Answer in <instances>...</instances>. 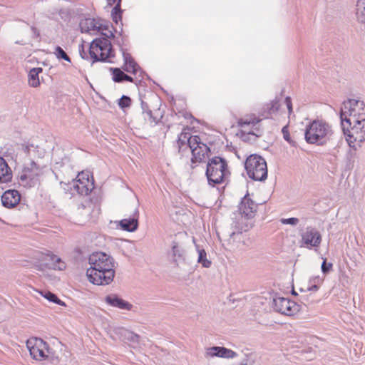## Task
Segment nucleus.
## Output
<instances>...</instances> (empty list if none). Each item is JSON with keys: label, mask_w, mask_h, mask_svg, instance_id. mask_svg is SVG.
Segmentation results:
<instances>
[{"label": "nucleus", "mask_w": 365, "mask_h": 365, "mask_svg": "<svg viewBox=\"0 0 365 365\" xmlns=\"http://www.w3.org/2000/svg\"><path fill=\"white\" fill-rule=\"evenodd\" d=\"M90 267L86 275L90 282L96 285H108L115 277V262L113 257L104 252H96L88 257Z\"/></svg>", "instance_id": "f257e3e1"}, {"label": "nucleus", "mask_w": 365, "mask_h": 365, "mask_svg": "<svg viewBox=\"0 0 365 365\" xmlns=\"http://www.w3.org/2000/svg\"><path fill=\"white\" fill-rule=\"evenodd\" d=\"M341 125L349 145L356 150L365 140V113L358 117L348 118L345 113L340 114Z\"/></svg>", "instance_id": "f03ea898"}, {"label": "nucleus", "mask_w": 365, "mask_h": 365, "mask_svg": "<svg viewBox=\"0 0 365 365\" xmlns=\"http://www.w3.org/2000/svg\"><path fill=\"white\" fill-rule=\"evenodd\" d=\"M334 135L331 127L322 120H314L306 128L304 138L307 143L324 145Z\"/></svg>", "instance_id": "7ed1b4c3"}, {"label": "nucleus", "mask_w": 365, "mask_h": 365, "mask_svg": "<svg viewBox=\"0 0 365 365\" xmlns=\"http://www.w3.org/2000/svg\"><path fill=\"white\" fill-rule=\"evenodd\" d=\"M230 174L227 163L225 158L215 156L209 159L206 167L205 175L210 185L214 187L216 185L222 183L226 177Z\"/></svg>", "instance_id": "20e7f679"}, {"label": "nucleus", "mask_w": 365, "mask_h": 365, "mask_svg": "<svg viewBox=\"0 0 365 365\" xmlns=\"http://www.w3.org/2000/svg\"><path fill=\"white\" fill-rule=\"evenodd\" d=\"M92 63L96 62L112 63L110 58L115 57V51L110 40L106 38H94L89 46Z\"/></svg>", "instance_id": "39448f33"}, {"label": "nucleus", "mask_w": 365, "mask_h": 365, "mask_svg": "<svg viewBox=\"0 0 365 365\" xmlns=\"http://www.w3.org/2000/svg\"><path fill=\"white\" fill-rule=\"evenodd\" d=\"M245 168L250 178L255 181H264L267 178V166L260 155L252 154L245 162Z\"/></svg>", "instance_id": "423d86ee"}, {"label": "nucleus", "mask_w": 365, "mask_h": 365, "mask_svg": "<svg viewBox=\"0 0 365 365\" xmlns=\"http://www.w3.org/2000/svg\"><path fill=\"white\" fill-rule=\"evenodd\" d=\"M166 255L168 260L174 267L186 263L187 251L185 242L180 237L175 236L170 242Z\"/></svg>", "instance_id": "0eeeda50"}, {"label": "nucleus", "mask_w": 365, "mask_h": 365, "mask_svg": "<svg viewBox=\"0 0 365 365\" xmlns=\"http://www.w3.org/2000/svg\"><path fill=\"white\" fill-rule=\"evenodd\" d=\"M272 307L278 313L292 316L299 311V305L288 298L275 296L272 300Z\"/></svg>", "instance_id": "6e6552de"}, {"label": "nucleus", "mask_w": 365, "mask_h": 365, "mask_svg": "<svg viewBox=\"0 0 365 365\" xmlns=\"http://www.w3.org/2000/svg\"><path fill=\"white\" fill-rule=\"evenodd\" d=\"M26 346L30 352L31 356L36 361H45L46 351H48L49 345L47 342L40 338H35L28 340Z\"/></svg>", "instance_id": "1a4fd4ad"}, {"label": "nucleus", "mask_w": 365, "mask_h": 365, "mask_svg": "<svg viewBox=\"0 0 365 365\" xmlns=\"http://www.w3.org/2000/svg\"><path fill=\"white\" fill-rule=\"evenodd\" d=\"M36 267L38 270L42 271L46 269L63 270L66 269V264L58 256L52 253H46L42 255V258Z\"/></svg>", "instance_id": "9d476101"}, {"label": "nucleus", "mask_w": 365, "mask_h": 365, "mask_svg": "<svg viewBox=\"0 0 365 365\" xmlns=\"http://www.w3.org/2000/svg\"><path fill=\"white\" fill-rule=\"evenodd\" d=\"M257 205L246 194L241 200L239 205V210L242 217L246 219H252L257 212Z\"/></svg>", "instance_id": "9b49d317"}, {"label": "nucleus", "mask_w": 365, "mask_h": 365, "mask_svg": "<svg viewBox=\"0 0 365 365\" xmlns=\"http://www.w3.org/2000/svg\"><path fill=\"white\" fill-rule=\"evenodd\" d=\"M122 56L123 58V66L122 68L125 71L135 75L137 74L138 71H140V76L143 78L144 76H145L148 79L150 80V76L140 68L130 53L128 52H123Z\"/></svg>", "instance_id": "f8f14e48"}, {"label": "nucleus", "mask_w": 365, "mask_h": 365, "mask_svg": "<svg viewBox=\"0 0 365 365\" xmlns=\"http://www.w3.org/2000/svg\"><path fill=\"white\" fill-rule=\"evenodd\" d=\"M302 242L310 247H318L322 242V236L314 227H307L306 231L301 235Z\"/></svg>", "instance_id": "ddd939ff"}, {"label": "nucleus", "mask_w": 365, "mask_h": 365, "mask_svg": "<svg viewBox=\"0 0 365 365\" xmlns=\"http://www.w3.org/2000/svg\"><path fill=\"white\" fill-rule=\"evenodd\" d=\"M237 356L236 352L224 346H211L205 350L206 358L220 357L225 359H232Z\"/></svg>", "instance_id": "4468645a"}, {"label": "nucleus", "mask_w": 365, "mask_h": 365, "mask_svg": "<svg viewBox=\"0 0 365 365\" xmlns=\"http://www.w3.org/2000/svg\"><path fill=\"white\" fill-rule=\"evenodd\" d=\"M138 219L139 211L138 209L136 208L131 216L118 221V225L122 230L133 232L136 231L138 228Z\"/></svg>", "instance_id": "2eb2a0df"}, {"label": "nucleus", "mask_w": 365, "mask_h": 365, "mask_svg": "<svg viewBox=\"0 0 365 365\" xmlns=\"http://www.w3.org/2000/svg\"><path fill=\"white\" fill-rule=\"evenodd\" d=\"M105 302L109 306L123 310L130 311L133 304L124 300L116 294H110L107 295L104 299Z\"/></svg>", "instance_id": "dca6fc26"}, {"label": "nucleus", "mask_w": 365, "mask_h": 365, "mask_svg": "<svg viewBox=\"0 0 365 365\" xmlns=\"http://www.w3.org/2000/svg\"><path fill=\"white\" fill-rule=\"evenodd\" d=\"M21 195L16 190H6L1 195L2 205L6 208H13L20 202Z\"/></svg>", "instance_id": "f3484780"}, {"label": "nucleus", "mask_w": 365, "mask_h": 365, "mask_svg": "<svg viewBox=\"0 0 365 365\" xmlns=\"http://www.w3.org/2000/svg\"><path fill=\"white\" fill-rule=\"evenodd\" d=\"M192 163H200L204 160L208 153L210 152V148L206 144H201V147L192 148Z\"/></svg>", "instance_id": "a211bd4d"}, {"label": "nucleus", "mask_w": 365, "mask_h": 365, "mask_svg": "<svg viewBox=\"0 0 365 365\" xmlns=\"http://www.w3.org/2000/svg\"><path fill=\"white\" fill-rule=\"evenodd\" d=\"M85 175L83 172L78 174V178H79V179L77 181L78 182L73 186L74 189L81 195H88L93 188V182L91 184V187H89L88 185L86 184V182L83 181L85 180Z\"/></svg>", "instance_id": "6ab92c4d"}, {"label": "nucleus", "mask_w": 365, "mask_h": 365, "mask_svg": "<svg viewBox=\"0 0 365 365\" xmlns=\"http://www.w3.org/2000/svg\"><path fill=\"white\" fill-rule=\"evenodd\" d=\"M12 179V172L4 158L0 157V182H9Z\"/></svg>", "instance_id": "aec40b11"}, {"label": "nucleus", "mask_w": 365, "mask_h": 365, "mask_svg": "<svg viewBox=\"0 0 365 365\" xmlns=\"http://www.w3.org/2000/svg\"><path fill=\"white\" fill-rule=\"evenodd\" d=\"M23 150L24 153L30 158H41L44 156L45 151L41 149L38 145H34L32 143H26L23 145Z\"/></svg>", "instance_id": "412c9836"}, {"label": "nucleus", "mask_w": 365, "mask_h": 365, "mask_svg": "<svg viewBox=\"0 0 365 365\" xmlns=\"http://www.w3.org/2000/svg\"><path fill=\"white\" fill-rule=\"evenodd\" d=\"M113 39L114 43L119 47L121 53H123V52H128V50L130 47V41L128 36L123 34V29H121L118 36H115Z\"/></svg>", "instance_id": "4be33fe9"}, {"label": "nucleus", "mask_w": 365, "mask_h": 365, "mask_svg": "<svg viewBox=\"0 0 365 365\" xmlns=\"http://www.w3.org/2000/svg\"><path fill=\"white\" fill-rule=\"evenodd\" d=\"M110 71L112 73V79L115 83H122L123 81L133 82V78L128 74H125L119 68H110Z\"/></svg>", "instance_id": "5701e85b"}, {"label": "nucleus", "mask_w": 365, "mask_h": 365, "mask_svg": "<svg viewBox=\"0 0 365 365\" xmlns=\"http://www.w3.org/2000/svg\"><path fill=\"white\" fill-rule=\"evenodd\" d=\"M352 101H359V100L348 99L346 101H344L341 108L340 114L345 113L348 118L356 117V104L353 103Z\"/></svg>", "instance_id": "b1692460"}, {"label": "nucleus", "mask_w": 365, "mask_h": 365, "mask_svg": "<svg viewBox=\"0 0 365 365\" xmlns=\"http://www.w3.org/2000/svg\"><path fill=\"white\" fill-rule=\"evenodd\" d=\"M43 71L41 67L33 68L29 73V83L33 88H36L40 85L38 75Z\"/></svg>", "instance_id": "393cba45"}, {"label": "nucleus", "mask_w": 365, "mask_h": 365, "mask_svg": "<svg viewBox=\"0 0 365 365\" xmlns=\"http://www.w3.org/2000/svg\"><path fill=\"white\" fill-rule=\"evenodd\" d=\"M79 26L81 33H88L91 31L96 30V22L95 19L86 18L81 20Z\"/></svg>", "instance_id": "a878e982"}, {"label": "nucleus", "mask_w": 365, "mask_h": 365, "mask_svg": "<svg viewBox=\"0 0 365 365\" xmlns=\"http://www.w3.org/2000/svg\"><path fill=\"white\" fill-rule=\"evenodd\" d=\"M141 109L142 113L143 115V118L145 120L149 122L150 123H157L156 118L153 116L152 110L150 109L148 103L143 100H141Z\"/></svg>", "instance_id": "bb28decb"}, {"label": "nucleus", "mask_w": 365, "mask_h": 365, "mask_svg": "<svg viewBox=\"0 0 365 365\" xmlns=\"http://www.w3.org/2000/svg\"><path fill=\"white\" fill-rule=\"evenodd\" d=\"M280 104L279 101L275 98L269 104L266 105L264 108V114H263L265 118H268L269 115L275 113L278 111Z\"/></svg>", "instance_id": "cd10ccee"}, {"label": "nucleus", "mask_w": 365, "mask_h": 365, "mask_svg": "<svg viewBox=\"0 0 365 365\" xmlns=\"http://www.w3.org/2000/svg\"><path fill=\"white\" fill-rule=\"evenodd\" d=\"M356 15L358 21L365 23V0H357Z\"/></svg>", "instance_id": "c85d7f7f"}, {"label": "nucleus", "mask_w": 365, "mask_h": 365, "mask_svg": "<svg viewBox=\"0 0 365 365\" xmlns=\"http://www.w3.org/2000/svg\"><path fill=\"white\" fill-rule=\"evenodd\" d=\"M40 294L51 302L61 306H66V304L62 300H61L56 294L53 292H51L48 290H43L41 291Z\"/></svg>", "instance_id": "c756f323"}, {"label": "nucleus", "mask_w": 365, "mask_h": 365, "mask_svg": "<svg viewBox=\"0 0 365 365\" xmlns=\"http://www.w3.org/2000/svg\"><path fill=\"white\" fill-rule=\"evenodd\" d=\"M197 247V250L198 253L197 262L201 264L202 266L205 268H209L212 262L207 258V253L204 249H199L198 246Z\"/></svg>", "instance_id": "7c9ffc66"}, {"label": "nucleus", "mask_w": 365, "mask_h": 365, "mask_svg": "<svg viewBox=\"0 0 365 365\" xmlns=\"http://www.w3.org/2000/svg\"><path fill=\"white\" fill-rule=\"evenodd\" d=\"M259 122V120L257 119L255 116H250L247 118H242L238 120V125L241 127L242 130H245L246 126H249L250 125H255L257 123Z\"/></svg>", "instance_id": "2f4dec72"}, {"label": "nucleus", "mask_w": 365, "mask_h": 365, "mask_svg": "<svg viewBox=\"0 0 365 365\" xmlns=\"http://www.w3.org/2000/svg\"><path fill=\"white\" fill-rule=\"evenodd\" d=\"M123 11L121 9V5H115L111 11V17L113 21L118 24L119 22L122 24V14Z\"/></svg>", "instance_id": "473e14b6"}, {"label": "nucleus", "mask_w": 365, "mask_h": 365, "mask_svg": "<svg viewBox=\"0 0 365 365\" xmlns=\"http://www.w3.org/2000/svg\"><path fill=\"white\" fill-rule=\"evenodd\" d=\"M240 138L244 142L255 141L258 137L253 131H247L246 130H241L240 132Z\"/></svg>", "instance_id": "72a5a7b5"}, {"label": "nucleus", "mask_w": 365, "mask_h": 365, "mask_svg": "<svg viewBox=\"0 0 365 365\" xmlns=\"http://www.w3.org/2000/svg\"><path fill=\"white\" fill-rule=\"evenodd\" d=\"M53 53L58 60H64L71 63V58L67 55L64 50L59 46L55 47Z\"/></svg>", "instance_id": "f704fd0d"}, {"label": "nucleus", "mask_w": 365, "mask_h": 365, "mask_svg": "<svg viewBox=\"0 0 365 365\" xmlns=\"http://www.w3.org/2000/svg\"><path fill=\"white\" fill-rule=\"evenodd\" d=\"M188 143L187 145L190 148L191 151H192V148H196L201 147V144H204L201 142L200 138L198 135H194L191 136L190 135V137L188 138Z\"/></svg>", "instance_id": "c9c22d12"}, {"label": "nucleus", "mask_w": 365, "mask_h": 365, "mask_svg": "<svg viewBox=\"0 0 365 365\" xmlns=\"http://www.w3.org/2000/svg\"><path fill=\"white\" fill-rule=\"evenodd\" d=\"M19 180L25 187H31L34 185L33 178H30L26 173L19 176Z\"/></svg>", "instance_id": "e433bc0d"}, {"label": "nucleus", "mask_w": 365, "mask_h": 365, "mask_svg": "<svg viewBox=\"0 0 365 365\" xmlns=\"http://www.w3.org/2000/svg\"><path fill=\"white\" fill-rule=\"evenodd\" d=\"M131 101V98L129 96L123 95L121 98H119L118 104L120 108L125 109L130 106Z\"/></svg>", "instance_id": "4c0bfd02"}, {"label": "nucleus", "mask_w": 365, "mask_h": 365, "mask_svg": "<svg viewBox=\"0 0 365 365\" xmlns=\"http://www.w3.org/2000/svg\"><path fill=\"white\" fill-rule=\"evenodd\" d=\"M48 360L52 364H56L59 361V358L56 356L53 349L49 346L48 351H46L45 361Z\"/></svg>", "instance_id": "58836bf2"}, {"label": "nucleus", "mask_w": 365, "mask_h": 365, "mask_svg": "<svg viewBox=\"0 0 365 365\" xmlns=\"http://www.w3.org/2000/svg\"><path fill=\"white\" fill-rule=\"evenodd\" d=\"M190 137V133L185 132L184 130L178 135L177 142L180 148L181 145H183L186 143H188V138Z\"/></svg>", "instance_id": "ea45409f"}, {"label": "nucleus", "mask_w": 365, "mask_h": 365, "mask_svg": "<svg viewBox=\"0 0 365 365\" xmlns=\"http://www.w3.org/2000/svg\"><path fill=\"white\" fill-rule=\"evenodd\" d=\"M282 133L283 134L284 139L287 142H288L292 146H296V143L294 140H292L290 137L287 125H285L282 128Z\"/></svg>", "instance_id": "a19ab883"}, {"label": "nucleus", "mask_w": 365, "mask_h": 365, "mask_svg": "<svg viewBox=\"0 0 365 365\" xmlns=\"http://www.w3.org/2000/svg\"><path fill=\"white\" fill-rule=\"evenodd\" d=\"M333 267V264L331 262H327V259H324L322 263L321 269L323 274H328Z\"/></svg>", "instance_id": "79ce46f5"}, {"label": "nucleus", "mask_w": 365, "mask_h": 365, "mask_svg": "<svg viewBox=\"0 0 365 365\" xmlns=\"http://www.w3.org/2000/svg\"><path fill=\"white\" fill-rule=\"evenodd\" d=\"M280 222L283 225H290L292 226H295L299 222V219L297 217H289V218H281Z\"/></svg>", "instance_id": "37998d69"}, {"label": "nucleus", "mask_w": 365, "mask_h": 365, "mask_svg": "<svg viewBox=\"0 0 365 365\" xmlns=\"http://www.w3.org/2000/svg\"><path fill=\"white\" fill-rule=\"evenodd\" d=\"M352 103L356 104V117L359 116V113H365V103L364 101L359 100V101H352Z\"/></svg>", "instance_id": "c03bdc74"}, {"label": "nucleus", "mask_w": 365, "mask_h": 365, "mask_svg": "<svg viewBox=\"0 0 365 365\" xmlns=\"http://www.w3.org/2000/svg\"><path fill=\"white\" fill-rule=\"evenodd\" d=\"M125 336H127L128 339H129L131 342L136 343L138 342L139 340V335L137 334H135L133 331H125Z\"/></svg>", "instance_id": "a18cd8bd"}, {"label": "nucleus", "mask_w": 365, "mask_h": 365, "mask_svg": "<svg viewBox=\"0 0 365 365\" xmlns=\"http://www.w3.org/2000/svg\"><path fill=\"white\" fill-rule=\"evenodd\" d=\"M111 26L113 28V25L110 24L109 22H106V24H101L98 26L96 25V31L98 32H101L103 31H108L110 30L109 28Z\"/></svg>", "instance_id": "49530a36"}, {"label": "nucleus", "mask_w": 365, "mask_h": 365, "mask_svg": "<svg viewBox=\"0 0 365 365\" xmlns=\"http://www.w3.org/2000/svg\"><path fill=\"white\" fill-rule=\"evenodd\" d=\"M100 33L102 36L101 38H106L108 40H110V38H115V34L113 31H110V30L106 31H103Z\"/></svg>", "instance_id": "de8ad7c7"}, {"label": "nucleus", "mask_w": 365, "mask_h": 365, "mask_svg": "<svg viewBox=\"0 0 365 365\" xmlns=\"http://www.w3.org/2000/svg\"><path fill=\"white\" fill-rule=\"evenodd\" d=\"M235 227L237 229V233H242L248 230L247 225L245 227L240 225L238 222H235Z\"/></svg>", "instance_id": "09e8293b"}, {"label": "nucleus", "mask_w": 365, "mask_h": 365, "mask_svg": "<svg viewBox=\"0 0 365 365\" xmlns=\"http://www.w3.org/2000/svg\"><path fill=\"white\" fill-rule=\"evenodd\" d=\"M284 103L287 106L289 113H291L292 112V99L289 96H287L285 98Z\"/></svg>", "instance_id": "8fccbe9b"}, {"label": "nucleus", "mask_w": 365, "mask_h": 365, "mask_svg": "<svg viewBox=\"0 0 365 365\" xmlns=\"http://www.w3.org/2000/svg\"><path fill=\"white\" fill-rule=\"evenodd\" d=\"M31 168H24L25 172H31L33 169L38 170L39 166L35 163L34 160H31L30 163Z\"/></svg>", "instance_id": "3c124183"}, {"label": "nucleus", "mask_w": 365, "mask_h": 365, "mask_svg": "<svg viewBox=\"0 0 365 365\" xmlns=\"http://www.w3.org/2000/svg\"><path fill=\"white\" fill-rule=\"evenodd\" d=\"M322 279L320 278L319 276L313 277L309 279V284H319L322 282Z\"/></svg>", "instance_id": "603ef678"}, {"label": "nucleus", "mask_w": 365, "mask_h": 365, "mask_svg": "<svg viewBox=\"0 0 365 365\" xmlns=\"http://www.w3.org/2000/svg\"><path fill=\"white\" fill-rule=\"evenodd\" d=\"M78 51H79V54L83 59L88 58L87 54L84 51V47H83V44L80 45Z\"/></svg>", "instance_id": "864d4df0"}, {"label": "nucleus", "mask_w": 365, "mask_h": 365, "mask_svg": "<svg viewBox=\"0 0 365 365\" xmlns=\"http://www.w3.org/2000/svg\"><path fill=\"white\" fill-rule=\"evenodd\" d=\"M319 289V285L317 284H310L307 288V291L309 292H316Z\"/></svg>", "instance_id": "5fc2aeb1"}, {"label": "nucleus", "mask_w": 365, "mask_h": 365, "mask_svg": "<svg viewBox=\"0 0 365 365\" xmlns=\"http://www.w3.org/2000/svg\"><path fill=\"white\" fill-rule=\"evenodd\" d=\"M182 116L185 119H192L193 120H197V119L195 118L190 113L186 111L183 113Z\"/></svg>", "instance_id": "6e6d98bb"}, {"label": "nucleus", "mask_w": 365, "mask_h": 365, "mask_svg": "<svg viewBox=\"0 0 365 365\" xmlns=\"http://www.w3.org/2000/svg\"><path fill=\"white\" fill-rule=\"evenodd\" d=\"M108 4L111 6L112 4H115V5H121L122 0H107Z\"/></svg>", "instance_id": "4d7b16f0"}, {"label": "nucleus", "mask_w": 365, "mask_h": 365, "mask_svg": "<svg viewBox=\"0 0 365 365\" xmlns=\"http://www.w3.org/2000/svg\"><path fill=\"white\" fill-rule=\"evenodd\" d=\"M31 31H32V32H33V34H34V35L35 36H39V32H38V29L36 27L31 26Z\"/></svg>", "instance_id": "13d9d810"}, {"label": "nucleus", "mask_w": 365, "mask_h": 365, "mask_svg": "<svg viewBox=\"0 0 365 365\" xmlns=\"http://www.w3.org/2000/svg\"><path fill=\"white\" fill-rule=\"evenodd\" d=\"M291 293L294 296L298 295L297 292L294 289L292 290Z\"/></svg>", "instance_id": "bf43d9fd"}, {"label": "nucleus", "mask_w": 365, "mask_h": 365, "mask_svg": "<svg viewBox=\"0 0 365 365\" xmlns=\"http://www.w3.org/2000/svg\"><path fill=\"white\" fill-rule=\"evenodd\" d=\"M86 182L87 183H89V178H88V175H86Z\"/></svg>", "instance_id": "052dcab7"}, {"label": "nucleus", "mask_w": 365, "mask_h": 365, "mask_svg": "<svg viewBox=\"0 0 365 365\" xmlns=\"http://www.w3.org/2000/svg\"><path fill=\"white\" fill-rule=\"evenodd\" d=\"M235 233H236L235 232H232L230 234V236H231V237L234 236V235H235Z\"/></svg>", "instance_id": "680f3d73"}, {"label": "nucleus", "mask_w": 365, "mask_h": 365, "mask_svg": "<svg viewBox=\"0 0 365 365\" xmlns=\"http://www.w3.org/2000/svg\"><path fill=\"white\" fill-rule=\"evenodd\" d=\"M239 365H247V363H243V362H242V363H240Z\"/></svg>", "instance_id": "e2e57ef3"}]
</instances>
